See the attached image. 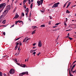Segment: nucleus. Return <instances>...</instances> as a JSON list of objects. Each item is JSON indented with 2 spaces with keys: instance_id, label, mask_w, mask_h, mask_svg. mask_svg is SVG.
Returning <instances> with one entry per match:
<instances>
[{
  "instance_id": "1",
  "label": "nucleus",
  "mask_w": 76,
  "mask_h": 76,
  "mask_svg": "<svg viewBox=\"0 0 76 76\" xmlns=\"http://www.w3.org/2000/svg\"><path fill=\"white\" fill-rule=\"evenodd\" d=\"M24 75H28V72H23L19 74V76H23Z\"/></svg>"
},
{
  "instance_id": "2",
  "label": "nucleus",
  "mask_w": 76,
  "mask_h": 76,
  "mask_svg": "<svg viewBox=\"0 0 76 76\" xmlns=\"http://www.w3.org/2000/svg\"><path fill=\"white\" fill-rule=\"evenodd\" d=\"M58 4H60V2H58L57 3L55 4L52 7V8H54V7H58Z\"/></svg>"
},
{
  "instance_id": "3",
  "label": "nucleus",
  "mask_w": 76,
  "mask_h": 76,
  "mask_svg": "<svg viewBox=\"0 0 76 76\" xmlns=\"http://www.w3.org/2000/svg\"><path fill=\"white\" fill-rule=\"evenodd\" d=\"M15 70L13 69H11L10 70L9 72L10 74H13L15 73Z\"/></svg>"
},
{
  "instance_id": "4",
  "label": "nucleus",
  "mask_w": 76,
  "mask_h": 76,
  "mask_svg": "<svg viewBox=\"0 0 76 76\" xmlns=\"http://www.w3.org/2000/svg\"><path fill=\"white\" fill-rule=\"evenodd\" d=\"M5 6H6V4H5V3H3L0 4V9H1L2 7H3L4 9V7H5Z\"/></svg>"
},
{
  "instance_id": "5",
  "label": "nucleus",
  "mask_w": 76,
  "mask_h": 76,
  "mask_svg": "<svg viewBox=\"0 0 76 76\" xmlns=\"http://www.w3.org/2000/svg\"><path fill=\"white\" fill-rule=\"evenodd\" d=\"M6 9L7 10V12H8L9 10H10V6L9 5L8 6H7Z\"/></svg>"
},
{
  "instance_id": "6",
  "label": "nucleus",
  "mask_w": 76,
  "mask_h": 76,
  "mask_svg": "<svg viewBox=\"0 0 76 76\" xmlns=\"http://www.w3.org/2000/svg\"><path fill=\"white\" fill-rule=\"evenodd\" d=\"M38 46L39 47H42V44H41V41L40 40H39V42Z\"/></svg>"
},
{
  "instance_id": "7",
  "label": "nucleus",
  "mask_w": 76,
  "mask_h": 76,
  "mask_svg": "<svg viewBox=\"0 0 76 76\" xmlns=\"http://www.w3.org/2000/svg\"><path fill=\"white\" fill-rule=\"evenodd\" d=\"M19 15H18V14H17L14 17V18H13V19H17V18H19Z\"/></svg>"
},
{
  "instance_id": "8",
  "label": "nucleus",
  "mask_w": 76,
  "mask_h": 76,
  "mask_svg": "<svg viewBox=\"0 0 76 76\" xmlns=\"http://www.w3.org/2000/svg\"><path fill=\"white\" fill-rule=\"evenodd\" d=\"M37 4H38L39 6H40V5H41V1H37Z\"/></svg>"
},
{
  "instance_id": "9",
  "label": "nucleus",
  "mask_w": 76,
  "mask_h": 76,
  "mask_svg": "<svg viewBox=\"0 0 76 76\" xmlns=\"http://www.w3.org/2000/svg\"><path fill=\"white\" fill-rule=\"evenodd\" d=\"M25 11L27 13H28V12H29V8H27L25 10Z\"/></svg>"
},
{
  "instance_id": "10",
  "label": "nucleus",
  "mask_w": 76,
  "mask_h": 76,
  "mask_svg": "<svg viewBox=\"0 0 76 76\" xmlns=\"http://www.w3.org/2000/svg\"><path fill=\"white\" fill-rule=\"evenodd\" d=\"M2 23H3L4 25L6 23V20H4L2 22Z\"/></svg>"
},
{
  "instance_id": "11",
  "label": "nucleus",
  "mask_w": 76,
  "mask_h": 76,
  "mask_svg": "<svg viewBox=\"0 0 76 76\" xmlns=\"http://www.w3.org/2000/svg\"><path fill=\"white\" fill-rule=\"evenodd\" d=\"M25 66H26V65L25 64H22V65H21V66L22 67H25Z\"/></svg>"
},
{
  "instance_id": "12",
  "label": "nucleus",
  "mask_w": 76,
  "mask_h": 76,
  "mask_svg": "<svg viewBox=\"0 0 76 76\" xmlns=\"http://www.w3.org/2000/svg\"><path fill=\"white\" fill-rule=\"evenodd\" d=\"M36 31V30H35L34 31L31 33L32 35H33V34H35V31Z\"/></svg>"
},
{
  "instance_id": "13",
  "label": "nucleus",
  "mask_w": 76,
  "mask_h": 76,
  "mask_svg": "<svg viewBox=\"0 0 76 76\" xmlns=\"http://www.w3.org/2000/svg\"><path fill=\"white\" fill-rule=\"evenodd\" d=\"M7 10L6 9L4 12H3V14H5V13H6V12H7Z\"/></svg>"
},
{
  "instance_id": "14",
  "label": "nucleus",
  "mask_w": 76,
  "mask_h": 76,
  "mask_svg": "<svg viewBox=\"0 0 76 76\" xmlns=\"http://www.w3.org/2000/svg\"><path fill=\"white\" fill-rule=\"evenodd\" d=\"M33 6V3H32L30 5V8L31 9H32V8Z\"/></svg>"
},
{
  "instance_id": "15",
  "label": "nucleus",
  "mask_w": 76,
  "mask_h": 76,
  "mask_svg": "<svg viewBox=\"0 0 76 76\" xmlns=\"http://www.w3.org/2000/svg\"><path fill=\"white\" fill-rule=\"evenodd\" d=\"M70 2H69L68 3V4L67 5V6L66 8H68V7H69V6H70Z\"/></svg>"
},
{
  "instance_id": "16",
  "label": "nucleus",
  "mask_w": 76,
  "mask_h": 76,
  "mask_svg": "<svg viewBox=\"0 0 76 76\" xmlns=\"http://www.w3.org/2000/svg\"><path fill=\"white\" fill-rule=\"evenodd\" d=\"M18 46L16 45L15 48V50H16L17 49H18Z\"/></svg>"
},
{
  "instance_id": "17",
  "label": "nucleus",
  "mask_w": 76,
  "mask_h": 76,
  "mask_svg": "<svg viewBox=\"0 0 76 76\" xmlns=\"http://www.w3.org/2000/svg\"><path fill=\"white\" fill-rule=\"evenodd\" d=\"M66 13H70V12L68 10H67L66 11Z\"/></svg>"
},
{
  "instance_id": "18",
  "label": "nucleus",
  "mask_w": 76,
  "mask_h": 76,
  "mask_svg": "<svg viewBox=\"0 0 76 76\" xmlns=\"http://www.w3.org/2000/svg\"><path fill=\"white\" fill-rule=\"evenodd\" d=\"M18 42V41L16 42L15 43V45H17V46H18V45L19 44V43Z\"/></svg>"
},
{
  "instance_id": "19",
  "label": "nucleus",
  "mask_w": 76,
  "mask_h": 76,
  "mask_svg": "<svg viewBox=\"0 0 76 76\" xmlns=\"http://www.w3.org/2000/svg\"><path fill=\"white\" fill-rule=\"evenodd\" d=\"M45 25H44V24L42 25H41L40 26V27H41V28L45 27Z\"/></svg>"
},
{
  "instance_id": "20",
  "label": "nucleus",
  "mask_w": 76,
  "mask_h": 76,
  "mask_svg": "<svg viewBox=\"0 0 76 76\" xmlns=\"http://www.w3.org/2000/svg\"><path fill=\"white\" fill-rule=\"evenodd\" d=\"M18 42H19V45H20V46H22V44L21 42H19V41H18Z\"/></svg>"
},
{
  "instance_id": "21",
  "label": "nucleus",
  "mask_w": 76,
  "mask_h": 76,
  "mask_svg": "<svg viewBox=\"0 0 76 76\" xmlns=\"http://www.w3.org/2000/svg\"><path fill=\"white\" fill-rule=\"evenodd\" d=\"M22 38V37H20L16 39H15V41H17V40H18V39H20V38Z\"/></svg>"
},
{
  "instance_id": "22",
  "label": "nucleus",
  "mask_w": 76,
  "mask_h": 76,
  "mask_svg": "<svg viewBox=\"0 0 76 76\" xmlns=\"http://www.w3.org/2000/svg\"><path fill=\"white\" fill-rule=\"evenodd\" d=\"M28 3L29 4H31V0H28Z\"/></svg>"
},
{
  "instance_id": "23",
  "label": "nucleus",
  "mask_w": 76,
  "mask_h": 76,
  "mask_svg": "<svg viewBox=\"0 0 76 76\" xmlns=\"http://www.w3.org/2000/svg\"><path fill=\"white\" fill-rule=\"evenodd\" d=\"M69 39H70V40L71 41V40H72V39H73V38L70 37H68Z\"/></svg>"
},
{
  "instance_id": "24",
  "label": "nucleus",
  "mask_w": 76,
  "mask_h": 76,
  "mask_svg": "<svg viewBox=\"0 0 76 76\" xmlns=\"http://www.w3.org/2000/svg\"><path fill=\"white\" fill-rule=\"evenodd\" d=\"M23 7L24 8H25V9H26V5H24Z\"/></svg>"
},
{
  "instance_id": "25",
  "label": "nucleus",
  "mask_w": 76,
  "mask_h": 76,
  "mask_svg": "<svg viewBox=\"0 0 76 76\" xmlns=\"http://www.w3.org/2000/svg\"><path fill=\"white\" fill-rule=\"evenodd\" d=\"M40 11L42 13H44V12H45V10H40Z\"/></svg>"
},
{
  "instance_id": "26",
  "label": "nucleus",
  "mask_w": 76,
  "mask_h": 76,
  "mask_svg": "<svg viewBox=\"0 0 76 76\" xmlns=\"http://www.w3.org/2000/svg\"><path fill=\"white\" fill-rule=\"evenodd\" d=\"M43 0H40L41 4H42V3H43Z\"/></svg>"
},
{
  "instance_id": "27",
  "label": "nucleus",
  "mask_w": 76,
  "mask_h": 76,
  "mask_svg": "<svg viewBox=\"0 0 76 76\" xmlns=\"http://www.w3.org/2000/svg\"><path fill=\"white\" fill-rule=\"evenodd\" d=\"M3 9H4V8H3L2 9H1L0 10V13H1V12H2V11H3Z\"/></svg>"
},
{
  "instance_id": "28",
  "label": "nucleus",
  "mask_w": 76,
  "mask_h": 76,
  "mask_svg": "<svg viewBox=\"0 0 76 76\" xmlns=\"http://www.w3.org/2000/svg\"><path fill=\"white\" fill-rule=\"evenodd\" d=\"M2 75H3V73L1 72H0V76H2Z\"/></svg>"
},
{
  "instance_id": "29",
  "label": "nucleus",
  "mask_w": 76,
  "mask_h": 76,
  "mask_svg": "<svg viewBox=\"0 0 76 76\" xmlns=\"http://www.w3.org/2000/svg\"><path fill=\"white\" fill-rule=\"evenodd\" d=\"M64 25H65V26H67V24H66V21H64Z\"/></svg>"
},
{
  "instance_id": "30",
  "label": "nucleus",
  "mask_w": 76,
  "mask_h": 76,
  "mask_svg": "<svg viewBox=\"0 0 76 76\" xmlns=\"http://www.w3.org/2000/svg\"><path fill=\"white\" fill-rule=\"evenodd\" d=\"M18 22L19 23H20V22H22V20H18Z\"/></svg>"
},
{
  "instance_id": "31",
  "label": "nucleus",
  "mask_w": 76,
  "mask_h": 76,
  "mask_svg": "<svg viewBox=\"0 0 76 76\" xmlns=\"http://www.w3.org/2000/svg\"><path fill=\"white\" fill-rule=\"evenodd\" d=\"M75 66H76V64H75L72 67V68H74V67H75Z\"/></svg>"
},
{
  "instance_id": "32",
  "label": "nucleus",
  "mask_w": 76,
  "mask_h": 76,
  "mask_svg": "<svg viewBox=\"0 0 76 76\" xmlns=\"http://www.w3.org/2000/svg\"><path fill=\"white\" fill-rule=\"evenodd\" d=\"M28 12H27L26 13V18H28V16H28Z\"/></svg>"
},
{
  "instance_id": "33",
  "label": "nucleus",
  "mask_w": 76,
  "mask_h": 76,
  "mask_svg": "<svg viewBox=\"0 0 76 76\" xmlns=\"http://www.w3.org/2000/svg\"><path fill=\"white\" fill-rule=\"evenodd\" d=\"M26 40V38H25V39L23 40V42H25V41Z\"/></svg>"
},
{
  "instance_id": "34",
  "label": "nucleus",
  "mask_w": 76,
  "mask_h": 76,
  "mask_svg": "<svg viewBox=\"0 0 76 76\" xmlns=\"http://www.w3.org/2000/svg\"><path fill=\"white\" fill-rule=\"evenodd\" d=\"M60 23H56L55 24V25H58Z\"/></svg>"
},
{
  "instance_id": "35",
  "label": "nucleus",
  "mask_w": 76,
  "mask_h": 76,
  "mask_svg": "<svg viewBox=\"0 0 76 76\" xmlns=\"http://www.w3.org/2000/svg\"><path fill=\"white\" fill-rule=\"evenodd\" d=\"M21 15H23V16H24V15H25V14H24V13H23V12H22L21 14Z\"/></svg>"
},
{
  "instance_id": "36",
  "label": "nucleus",
  "mask_w": 76,
  "mask_h": 76,
  "mask_svg": "<svg viewBox=\"0 0 76 76\" xmlns=\"http://www.w3.org/2000/svg\"><path fill=\"white\" fill-rule=\"evenodd\" d=\"M17 64H18V66H21V65H20V64L18 63H17Z\"/></svg>"
},
{
  "instance_id": "37",
  "label": "nucleus",
  "mask_w": 76,
  "mask_h": 76,
  "mask_svg": "<svg viewBox=\"0 0 76 76\" xmlns=\"http://www.w3.org/2000/svg\"><path fill=\"white\" fill-rule=\"evenodd\" d=\"M18 22H18V21H15V24H16V25H17V23H18Z\"/></svg>"
},
{
  "instance_id": "38",
  "label": "nucleus",
  "mask_w": 76,
  "mask_h": 76,
  "mask_svg": "<svg viewBox=\"0 0 76 76\" xmlns=\"http://www.w3.org/2000/svg\"><path fill=\"white\" fill-rule=\"evenodd\" d=\"M41 54V53L40 52H39L38 54H37V56H39V54Z\"/></svg>"
},
{
  "instance_id": "39",
  "label": "nucleus",
  "mask_w": 76,
  "mask_h": 76,
  "mask_svg": "<svg viewBox=\"0 0 76 76\" xmlns=\"http://www.w3.org/2000/svg\"><path fill=\"white\" fill-rule=\"evenodd\" d=\"M33 28H37L36 26H33L32 27Z\"/></svg>"
},
{
  "instance_id": "40",
  "label": "nucleus",
  "mask_w": 76,
  "mask_h": 76,
  "mask_svg": "<svg viewBox=\"0 0 76 76\" xmlns=\"http://www.w3.org/2000/svg\"><path fill=\"white\" fill-rule=\"evenodd\" d=\"M35 45H36V43H34L33 44V45L34 46H35Z\"/></svg>"
},
{
  "instance_id": "41",
  "label": "nucleus",
  "mask_w": 76,
  "mask_h": 76,
  "mask_svg": "<svg viewBox=\"0 0 76 76\" xmlns=\"http://www.w3.org/2000/svg\"><path fill=\"white\" fill-rule=\"evenodd\" d=\"M14 26H15V24H14L12 26L10 27V28H11L12 27H13Z\"/></svg>"
},
{
  "instance_id": "42",
  "label": "nucleus",
  "mask_w": 76,
  "mask_h": 76,
  "mask_svg": "<svg viewBox=\"0 0 76 76\" xmlns=\"http://www.w3.org/2000/svg\"><path fill=\"white\" fill-rule=\"evenodd\" d=\"M1 26H4V27H6V25H1Z\"/></svg>"
},
{
  "instance_id": "43",
  "label": "nucleus",
  "mask_w": 76,
  "mask_h": 76,
  "mask_svg": "<svg viewBox=\"0 0 76 76\" xmlns=\"http://www.w3.org/2000/svg\"><path fill=\"white\" fill-rule=\"evenodd\" d=\"M16 7H15V8L14 10V12H15L16 11Z\"/></svg>"
},
{
  "instance_id": "44",
  "label": "nucleus",
  "mask_w": 76,
  "mask_h": 76,
  "mask_svg": "<svg viewBox=\"0 0 76 76\" xmlns=\"http://www.w3.org/2000/svg\"><path fill=\"white\" fill-rule=\"evenodd\" d=\"M75 63H76V61H74L72 63V65H73V64H75Z\"/></svg>"
},
{
  "instance_id": "45",
  "label": "nucleus",
  "mask_w": 76,
  "mask_h": 76,
  "mask_svg": "<svg viewBox=\"0 0 76 76\" xmlns=\"http://www.w3.org/2000/svg\"><path fill=\"white\" fill-rule=\"evenodd\" d=\"M3 34L4 35H6V33H5V32H4V33H3Z\"/></svg>"
},
{
  "instance_id": "46",
  "label": "nucleus",
  "mask_w": 76,
  "mask_h": 76,
  "mask_svg": "<svg viewBox=\"0 0 76 76\" xmlns=\"http://www.w3.org/2000/svg\"><path fill=\"white\" fill-rule=\"evenodd\" d=\"M36 54V52H34L32 54Z\"/></svg>"
},
{
  "instance_id": "47",
  "label": "nucleus",
  "mask_w": 76,
  "mask_h": 76,
  "mask_svg": "<svg viewBox=\"0 0 76 76\" xmlns=\"http://www.w3.org/2000/svg\"><path fill=\"white\" fill-rule=\"evenodd\" d=\"M15 61H16V62H18V61H17V59H15Z\"/></svg>"
},
{
  "instance_id": "48",
  "label": "nucleus",
  "mask_w": 76,
  "mask_h": 76,
  "mask_svg": "<svg viewBox=\"0 0 76 76\" xmlns=\"http://www.w3.org/2000/svg\"><path fill=\"white\" fill-rule=\"evenodd\" d=\"M25 3H26V2H25L23 1V4H25Z\"/></svg>"
},
{
  "instance_id": "49",
  "label": "nucleus",
  "mask_w": 76,
  "mask_h": 76,
  "mask_svg": "<svg viewBox=\"0 0 76 76\" xmlns=\"http://www.w3.org/2000/svg\"><path fill=\"white\" fill-rule=\"evenodd\" d=\"M73 69H73V68H72V69H71V71H73Z\"/></svg>"
},
{
  "instance_id": "50",
  "label": "nucleus",
  "mask_w": 76,
  "mask_h": 76,
  "mask_svg": "<svg viewBox=\"0 0 76 76\" xmlns=\"http://www.w3.org/2000/svg\"><path fill=\"white\" fill-rule=\"evenodd\" d=\"M28 40H29V39H27L26 40V42H28Z\"/></svg>"
},
{
  "instance_id": "51",
  "label": "nucleus",
  "mask_w": 76,
  "mask_h": 76,
  "mask_svg": "<svg viewBox=\"0 0 76 76\" xmlns=\"http://www.w3.org/2000/svg\"><path fill=\"white\" fill-rule=\"evenodd\" d=\"M66 6V4H64V7H65V6Z\"/></svg>"
},
{
  "instance_id": "52",
  "label": "nucleus",
  "mask_w": 76,
  "mask_h": 76,
  "mask_svg": "<svg viewBox=\"0 0 76 76\" xmlns=\"http://www.w3.org/2000/svg\"><path fill=\"white\" fill-rule=\"evenodd\" d=\"M4 76H7L6 75V74H4Z\"/></svg>"
},
{
  "instance_id": "53",
  "label": "nucleus",
  "mask_w": 76,
  "mask_h": 76,
  "mask_svg": "<svg viewBox=\"0 0 76 76\" xmlns=\"http://www.w3.org/2000/svg\"><path fill=\"white\" fill-rule=\"evenodd\" d=\"M66 22H67V18H66Z\"/></svg>"
},
{
  "instance_id": "54",
  "label": "nucleus",
  "mask_w": 76,
  "mask_h": 76,
  "mask_svg": "<svg viewBox=\"0 0 76 76\" xmlns=\"http://www.w3.org/2000/svg\"><path fill=\"white\" fill-rule=\"evenodd\" d=\"M20 46H19L18 48V51H19V50H20Z\"/></svg>"
},
{
  "instance_id": "55",
  "label": "nucleus",
  "mask_w": 76,
  "mask_h": 76,
  "mask_svg": "<svg viewBox=\"0 0 76 76\" xmlns=\"http://www.w3.org/2000/svg\"><path fill=\"white\" fill-rule=\"evenodd\" d=\"M23 1L26 2V0H24Z\"/></svg>"
},
{
  "instance_id": "56",
  "label": "nucleus",
  "mask_w": 76,
  "mask_h": 76,
  "mask_svg": "<svg viewBox=\"0 0 76 76\" xmlns=\"http://www.w3.org/2000/svg\"><path fill=\"white\" fill-rule=\"evenodd\" d=\"M57 31V29H56V30H54L53 31Z\"/></svg>"
},
{
  "instance_id": "57",
  "label": "nucleus",
  "mask_w": 76,
  "mask_h": 76,
  "mask_svg": "<svg viewBox=\"0 0 76 76\" xmlns=\"http://www.w3.org/2000/svg\"><path fill=\"white\" fill-rule=\"evenodd\" d=\"M33 51H34L33 50H32L30 51V52H31V53H33Z\"/></svg>"
},
{
  "instance_id": "58",
  "label": "nucleus",
  "mask_w": 76,
  "mask_h": 76,
  "mask_svg": "<svg viewBox=\"0 0 76 76\" xmlns=\"http://www.w3.org/2000/svg\"><path fill=\"white\" fill-rule=\"evenodd\" d=\"M33 1L34 0H31V3H33Z\"/></svg>"
},
{
  "instance_id": "59",
  "label": "nucleus",
  "mask_w": 76,
  "mask_h": 76,
  "mask_svg": "<svg viewBox=\"0 0 76 76\" xmlns=\"http://www.w3.org/2000/svg\"><path fill=\"white\" fill-rule=\"evenodd\" d=\"M36 48V47L34 46V47H33V48L34 49V48Z\"/></svg>"
},
{
  "instance_id": "60",
  "label": "nucleus",
  "mask_w": 76,
  "mask_h": 76,
  "mask_svg": "<svg viewBox=\"0 0 76 76\" xmlns=\"http://www.w3.org/2000/svg\"><path fill=\"white\" fill-rule=\"evenodd\" d=\"M56 27H57V26H54L53 27V28H56Z\"/></svg>"
},
{
  "instance_id": "61",
  "label": "nucleus",
  "mask_w": 76,
  "mask_h": 76,
  "mask_svg": "<svg viewBox=\"0 0 76 76\" xmlns=\"http://www.w3.org/2000/svg\"><path fill=\"white\" fill-rule=\"evenodd\" d=\"M19 18H20V20H21V19H22V17H20Z\"/></svg>"
},
{
  "instance_id": "62",
  "label": "nucleus",
  "mask_w": 76,
  "mask_h": 76,
  "mask_svg": "<svg viewBox=\"0 0 76 76\" xmlns=\"http://www.w3.org/2000/svg\"><path fill=\"white\" fill-rule=\"evenodd\" d=\"M31 16V13H30V15H29V16Z\"/></svg>"
},
{
  "instance_id": "63",
  "label": "nucleus",
  "mask_w": 76,
  "mask_h": 76,
  "mask_svg": "<svg viewBox=\"0 0 76 76\" xmlns=\"http://www.w3.org/2000/svg\"><path fill=\"white\" fill-rule=\"evenodd\" d=\"M67 3H68V1L66 2L65 4L66 5V4H67Z\"/></svg>"
},
{
  "instance_id": "64",
  "label": "nucleus",
  "mask_w": 76,
  "mask_h": 76,
  "mask_svg": "<svg viewBox=\"0 0 76 76\" xmlns=\"http://www.w3.org/2000/svg\"><path fill=\"white\" fill-rule=\"evenodd\" d=\"M69 37V35L68 36H67L66 37V38H68V37Z\"/></svg>"
}]
</instances>
